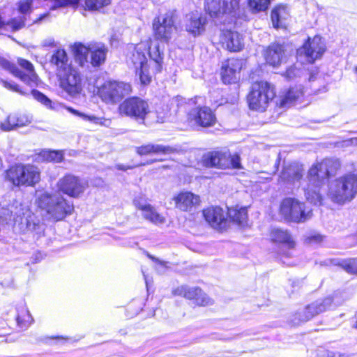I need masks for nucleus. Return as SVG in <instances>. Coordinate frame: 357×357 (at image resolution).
I'll return each instance as SVG.
<instances>
[{"instance_id":"1","label":"nucleus","mask_w":357,"mask_h":357,"mask_svg":"<svg viewBox=\"0 0 357 357\" xmlns=\"http://www.w3.org/2000/svg\"><path fill=\"white\" fill-rule=\"evenodd\" d=\"M151 41H142L128 46L127 63L132 66L144 85L151 81L152 74L160 73L163 62L162 52L158 43L150 45Z\"/></svg>"},{"instance_id":"2","label":"nucleus","mask_w":357,"mask_h":357,"mask_svg":"<svg viewBox=\"0 0 357 357\" xmlns=\"http://www.w3.org/2000/svg\"><path fill=\"white\" fill-rule=\"evenodd\" d=\"M340 167L339 160L331 158L324 159L312 166L307 174L308 183L305 188V196L308 202L314 205L321 204V186L326 179L334 176Z\"/></svg>"},{"instance_id":"3","label":"nucleus","mask_w":357,"mask_h":357,"mask_svg":"<svg viewBox=\"0 0 357 357\" xmlns=\"http://www.w3.org/2000/svg\"><path fill=\"white\" fill-rule=\"evenodd\" d=\"M328 197L337 204L352 201L357 195V173H346L328 184Z\"/></svg>"},{"instance_id":"4","label":"nucleus","mask_w":357,"mask_h":357,"mask_svg":"<svg viewBox=\"0 0 357 357\" xmlns=\"http://www.w3.org/2000/svg\"><path fill=\"white\" fill-rule=\"evenodd\" d=\"M38 206L45 211L50 218L59 221L71 214L74 207L59 192H43L37 199Z\"/></svg>"},{"instance_id":"5","label":"nucleus","mask_w":357,"mask_h":357,"mask_svg":"<svg viewBox=\"0 0 357 357\" xmlns=\"http://www.w3.org/2000/svg\"><path fill=\"white\" fill-rule=\"evenodd\" d=\"M107 47L102 43H91L87 45L76 43L74 45L75 61L84 66L91 63L93 66H100L106 59Z\"/></svg>"},{"instance_id":"6","label":"nucleus","mask_w":357,"mask_h":357,"mask_svg":"<svg viewBox=\"0 0 357 357\" xmlns=\"http://www.w3.org/2000/svg\"><path fill=\"white\" fill-rule=\"evenodd\" d=\"M275 96L273 85L268 82L259 81L252 84L247 100L250 109L264 112Z\"/></svg>"},{"instance_id":"7","label":"nucleus","mask_w":357,"mask_h":357,"mask_svg":"<svg viewBox=\"0 0 357 357\" xmlns=\"http://www.w3.org/2000/svg\"><path fill=\"white\" fill-rule=\"evenodd\" d=\"M6 178L15 186H33L40 180L38 168L32 165L19 164L6 171Z\"/></svg>"},{"instance_id":"8","label":"nucleus","mask_w":357,"mask_h":357,"mask_svg":"<svg viewBox=\"0 0 357 357\" xmlns=\"http://www.w3.org/2000/svg\"><path fill=\"white\" fill-rule=\"evenodd\" d=\"M332 303L333 298L330 296L317 300L294 314L290 321L294 326L307 322L315 316L329 310Z\"/></svg>"},{"instance_id":"9","label":"nucleus","mask_w":357,"mask_h":357,"mask_svg":"<svg viewBox=\"0 0 357 357\" xmlns=\"http://www.w3.org/2000/svg\"><path fill=\"white\" fill-rule=\"evenodd\" d=\"M280 213L286 220L294 222H305L312 215V211H306L303 203L291 197L282 200Z\"/></svg>"},{"instance_id":"10","label":"nucleus","mask_w":357,"mask_h":357,"mask_svg":"<svg viewBox=\"0 0 357 357\" xmlns=\"http://www.w3.org/2000/svg\"><path fill=\"white\" fill-rule=\"evenodd\" d=\"M131 91L132 87L128 83L107 81L98 89V95L106 103L115 104Z\"/></svg>"},{"instance_id":"11","label":"nucleus","mask_w":357,"mask_h":357,"mask_svg":"<svg viewBox=\"0 0 357 357\" xmlns=\"http://www.w3.org/2000/svg\"><path fill=\"white\" fill-rule=\"evenodd\" d=\"M203 165L206 167H218L220 169H242L240 156L237 154L231 155L227 152L211 151L205 153L202 157Z\"/></svg>"},{"instance_id":"12","label":"nucleus","mask_w":357,"mask_h":357,"mask_svg":"<svg viewBox=\"0 0 357 357\" xmlns=\"http://www.w3.org/2000/svg\"><path fill=\"white\" fill-rule=\"evenodd\" d=\"M45 0H20L17 3V10L22 15L19 17H15L6 24L0 17V29H11L13 31L20 30L24 26L27 15H29L33 9L39 7Z\"/></svg>"},{"instance_id":"13","label":"nucleus","mask_w":357,"mask_h":357,"mask_svg":"<svg viewBox=\"0 0 357 357\" xmlns=\"http://www.w3.org/2000/svg\"><path fill=\"white\" fill-rule=\"evenodd\" d=\"M119 110L121 115L142 121L150 112L147 102L138 97L126 99L119 105Z\"/></svg>"},{"instance_id":"14","label":"nucleus","mask_w":357,"mask_h":357,"mask_svg":"<svg viewBox=\"0 0 357 357\" xmlns=\"http://www.w3.org/2000/svg\"><path fill=\"white\" fill-rule=\"evenodd\" d=\"M11 212L14 213V215L17 216L16 219H15V222L19 221L18 218L20 219V225L23 231L33 232L36 234H40L43 231V226L40 224L39 220L31 213L28 206L19 204L15 206V210Z\"/></svg>"},{"instance_id":"15","label":"nucleus","mask_w":357,"mask_h":357,"mask_svg":"<svg viewBox=\"0 0 357 357\" xmlns=\"http://www.w3.org/2000/svg\"><path fill=\"white\" fill-rule=\"evenodd\" d=\"M175 18L172 13H166L163 16L155 17L153 22V29L155 38L162 42H168L174 31Z\"/></svg>"},{"instance_id":"16","label":"nucleus","mask_w":357,"mask_h":357,"mask_svg":"<svg viewBox=\"0 0 357 357\" xmlns=\"http://www.w3.org/2000/svg\"><path fill=\"white\" fill-rule=\"evenodd\" d=\"M58 189L70 197L77 198L86 190V183L79 177L67 174L57 182Z\"/></svg>"},{"instance_id":"17","label":"nucleus","mask_w":357,"mask_h":357,"mask_svg":"<svg viewBox=\"0 0 357 357\" xmlns=\"http://www.w3.org/2000/svg\"><path fill=\"white\" fill-rule=\"evenodd\" d=\"M326 45L323 38L319 36H315L308 40L298 50V54H305L307 61L313 63L320 59L326 51Z\"/></svg>"},{"instance_id":"18","label":"nucleus","mask_w":357,"mask_h":357,"mask_svg":"<svg viewBox=\"0 0 357 357\" xmlns=\"http://www.w3.org/2000/svg\"><path fill=\"white\" fill-rule=\"evenodd\" d=\"M173 294L192 300L195 304L200 306L213 304V301L201 289L197 287L182 285L174 289Z\"/></svg>"},{"instance_id":"19","label":"nucleus","mask_w":357,"mask_h":357,"mask_svg":"<svg viewBox=\"0 0 357 357\" xmlns=\"http://www.w3.org/2000/svg\"><path fill=\"white\" fill-rule=\"evenodd\" d=\"M240 0H212L208 4V10L211 17H218L221 15L235 16L239 8Z\"/></svg>"},{"instance_id":"20","label":"nucleus","mask_w":357,"mask_h":357,"mask_svg":"<svg viewBox=\"0 0 357 357\" xmlns=\"http://www.w3.org/2000/svg\"><path fill=\"white\" fill-rule=\"evenodd\" d=\"M59 76L61 79V86L70 96H75L81 93L82 84L81 75L78 70L72 68Z\"/></svg>"},{"instance_id":"21","label":"nucleus","mask_w":357,"mask_h":357,"mask_svg":"<svg viewBox=\"0 0 357 357\" xmlns=\"http://www.w3.org/2000/svg\"><path fill=\"white\" fill-rule=\"evenodd\" d=\"M188 116L191 121L202 128L213 126L216 122L215 114L211 108L206 106L192 109L189 112Z\"/></svg>"},{"instance_id":"22","label":"nucleus","mask_w":357,"mask_h":357,"mask_svg":"<svg viewBox=\"0 0 357 357\" xmlns=\"http://www.w3.org/2000/svg\"><path fill=\"white\" fill-rule=\"evenodd\" d=\"M243 64V60L234 58L224 61L221 68V76L223 82L225 84L236 82L239 79Z\"/></svg>"},{"instance_id":"23","label":"nucleus","mask_w":357,"mask_h":357,"mask_svg":"<svg viewBox=\"0 0 357 357\" xmlns=\"http://www.w3.org/2000/svg\"><path fill=\"white\" fill-rule=\"evenodd\" d=\"M203 215L206 221L216 229L221 230L227 226V213L220 207L207 208L203 211Z\"/></svg>"},{"instance_id":"24","label":"nucleus","mask_w":357,"mask_h":357,"mask_svg":"<svg viewBox=\"0 0 357 357\" xmlns=\"http://www.w3.org/2000/svg\"><path fill=\"white\" fill-rule=\"evenodd\" d=\"M222 46L231 52H238L244 46L243 39L239 33L231 30H223L220 36Z\"/></svg>"},{"instance_id":"25","label":"nucleus","mask_w":357,"mask_h":357,"mask_svg":"<svg viewBox=\"0 0 357 357\" xmlns=\"http://www.w3.org/2000/svg\"><path fill=\"white\" fill-rule=\"evenodd\" d=\"M206 24V17L197 12L191 13L185 16V29L195 36L204 31Z\"/></svg>"},{"instance_id":"26","label":"nucleus","mask_w":357,"mask_h":357,"mask_svg":"<svg viewBox=\"0 0 357 357\" xmlns=\"http://www.w3.org/2000/svg\"><path fill=\"white\" fill-rule=\"evenodd\" d=\"M18 64L26 70V73H23L17 68L18 73L15 74V76L19 77L22 82L31 86L36 85L38 82V75L34 71L33 64L24 59H19Z\"/></svg>"},{"instance_id":"27","label":"nucleus","mask_w":357,"mask_h":357,"mask_svg":"<svg viewBox=\"0 0 357 357\" xmlns=\"http://www.w3.org/2000/svg\"><path fill=\"white\" fill-rule=\"evenodd\" d=\"M303 176V166L298 163H293L284 167L280 175V180L288 183L295 184L302 178Z\"/></svg>"},{"instance_id":"28","label":"nucleus","mask_w":357,"mask_h":357,"mask_svg":"<svg viewBox=\"0 0 357 357\" xmlns=\"http://www.w3.org/2000/svg\"><path fill=\"white\" fill-rule=\"evenodd\" d=\"M174 201L176 208L182 211H189L199 204L200 200L199 196L190 192H182L174 197Z\"/></svg>"},{"instance_id":"29","label":"nucleus","mask_w":357,"mask_h":357,"mask_svg":"<svg viewBox=\"0 0 357 357\" xmlns=\"http://www.w3.org/2000/svg\"><path fill=\"white\" fill-rule=\"evenodd\" d=\"M284 47L280 44L271 45L265 53V59L266 62L273 66H278L286 59Z\"/></svg>"},{"instance_id":"30","label":"nucleus","mask_w":357,"mask_h":357,"mask_svg":"<svg viewBox=\"0 0 357 357\" xmlns=\"http://www.w3.org/2000/svg\"><path fill=\"white\" fill-rule=\"evenodd\" d=\"M176 149L174 148L169 146L151 143L136 147V152L139 155L169 154L174 153Z\"/></svg>"},{"instance_id":"31","label":"nucleus","mask_w":357,"mask_h":357,"mask_svg":"<svg viewBox=\"0 0 357 357\" xmlns=\"http://www.w3.org/2000/svg\"><path fill=\"white\" fill-rule=\"evenodd\" d=\"M303 96V88L302 86H296L290 88L283 96L280 97V105L282 107H289L291 105L300 102Z\"/></svg>"},{"instance_id":"32","label":"nucleus","mask_w":357,"mask_h":357,"mask_svg":"<svg viewBox=\"0 0 357 357\" xmlns=\"http://www.w3.org/2000/svg\"><path fill=\"white\" fill-rule=\"evenodd\" d=\"M289 14L287 6L278 5L271 11V21L273 26L276 29H283L287 26V21Z\"/></svg>"},{"instance_id":"33","label":"nucleus","mask_w":357,"mask_h":357,"mask_svg":"<svg viewBox=\"0 0 357 357\" xmlns=\"http://www.w3.org/2000/svg\"><path fill=\"white\" fill-rule=\"evenodd\" d=\"M51 63L56 67L57 74L60 75L72 68L67 54L64 50H57L52 56Z\"/></svg>"},{"instance_id":"34","label":"nucleus","mask_w":357,"mask_h":357,"mask_svg":"<svg viewBox=\"0 0 357 357\" xmlns=\"http://www.w3.org/2000/svg\"><path fill=\"white\" fill-rule=\"evenodd\" d=\"M270 237L272 241L286 245L289 248H293L295 242L287 230L279 228L272 229Z\"/></svg>"},{"instance_id":"35","label":"nucleus","mask_w":357,"mask_h":357,"mask_svg":"<svg viewBox=\"0 0 357 357\" xmlns=\"http://www.w3.org/2000/svg\"><path fill=\"white\" fill-rule=\"evenodd\" d=\"M227 216L238 225L243 226L248 220L247 209L243 207L240 208H238V207L229 208L227 213Z\"/></svg>"},{"instance_id":"36","label":"nucleus","mask_w":357,"mask_h":357,"mask_svg":"<svg viewBox=\"0 0 357 357\" xmlns=\"http://www.w3.org/2000/svg\"><path fill=\"white\" fill-rule=\"evenodd\" d=\"M17 322L20 327L26 328L33 322V318L25 306L17 309Z\"/></svg>"},{"instance_id":"37","label":"nucleus","mask_w":357,"mask_h":357,"mask_svg":"<svg viewBox=\"0 0 357 357\" xmlns=\"http://www.w3.org/2000/svg\"><path fill=\"white\" fill-rule=\"evenodd\" d=\"M142 215L146 220L155 225L163 224L165 222V218L159 214L151 205H149L147 208L142 211Z\"/></svg>"},{"instance_id":"38","label":"nucleus","mask_w":357,"mask_h":357,"mask_svg":"<svg viewBox=\"0 0 357 357\" xmlns=\"http://www.w3.org/2000/svg\"><path fill=\"white\" fill-rule=\"evenodd\" d=\"M67 109L71 114L82 119L84 121L91 122L96 125H106L105 123L107 122V120L105 119L100 118V117H98V116H96L95 115H92V114H87L79 112L72 107H68Z\"/></svg>"},{"instance_id":"39","label":"nucleus","mask_w":357,"mask_h":357,"mask_svg":"<svg viewBox=\"0 0 357 357\" xmlns=\"http://www.w3.org/2000/svg\"><path fill=\"white\" fill-rule=\"evenodd\" d=\"M272 0H248V6L252 13L265 11Z\"/></svg>"},{"instance_id":"40","label":"nucleus","mask_w":357,"mask_h":357,"mask_svg":"<svg viewBox=\"0 0 357 357\" xmlns=\"http://www.w3.org/2000/svg\"><path fill=\"white\" fill-rule=\"evenodd\" d=\"M111 3V0H85L86 8L91 11H98Z\"/></svg>"},{"instance_id":"41","label":"nucleus","mask_w":357,"mask_h":357,"mask_svg":"<svg viewBox=\"0 0 357 357\" xmlns=\"http://www.w3.org/2000/svg\"><path fill=\"white\" fill-rule=\"evenodd\" d=\"M17 114H10L0 124L1 129L3 131H10L17 128Z\"/></svg>"},{"instance_id":"42","label":"nucleus","mask_w":357,"mask_h":357,"mask_svg":"<svg viewBox=\"0 0 357 357\" xmlns=\"http://www.w3.org/2000/svg\"><path fill=\"white\" fill-rule=\"evenodd\" d=\"M31 94L35 100L47 108H52V101L45 95L37 90H31Z\"/></svg>"},{"instance_id":"43","label":"nucleus","mask_w":357,"mask_h":357,"mask_svg":"<svg viewBox=\"0 0 357 357\" xmlns=\"http://www.w3.org/2000/svg\"><path fill=\"white\" fill-rule=\"evenodd\" d=\"M341 265L347 273L357 274V259H349L344 261Z\"/></svg>"},{"instance_id":"44","label":"nucleus","mask_w":357,"mask_h":357,"mask_svg":"<svg viewBox=\"0 0 357 357\" xmlns=\"http://www.w3.org/2000/svg\"><path fill=\"white\" fill-rule=\"evenodd\" d=\"M0 67L10 72L13 75H15L16 73H18V71L17 70V66L3 57H0Z\"/></svg>"},{"instance_id":"45","label":"nucleus","mask_w":357,"mask_h":357,"mask_svg":"<svg viewBox=\"0 0 357 357\" xmlns=\"http://www.w3.org/2000/svg\"><path fill=\"white\" fill-rule=\"evenodd\" d=\"M49 162H60L63 158V151H50L48 150Z\"/></svg>"},{"instance_id":"46","label":"nucleus","mask_w":357,"mask_h":357,"mask_svg":"<svg viewBox=\"0 0 357 357\" xmlns=\"http://www.w3.org/2000/svg\"><path fill=\"white\" fill-rule=\"evenodd\" d=\"M0 83H1L5 88L9 89V90L20 93L22 95L26 94L24 92L22 91L20 89L19 86L17 84L14 83L13 82H8L6 80L0 79Z\"/></svg>"},{"instance_id":"47","label":"nucleus","mask_w":357,"mask_h":357,"mask_svg":"<svg viewBox=\"0 0 357 357\" xmlns=\"http://www.w3.org/2000/svg\"><path fill=\"white\" fill-rule=\"evenodd\" d=\"M17 128L26 126L31 123L32 119L27 114H17Z\"/></svg>"},{"instance_id":"48","label":"nucleus","mask_w":357,"mask_h":357,"mask_svg":"<svg viewBox=\"0 0 357 357\" xmlns=\"http://www.w3.org/2000/svg\"><path fill=\"white\" fill-rule=\"evenodd\" d=\"M133 203H134L135 207L137 208H138L139 210L142 211V212L144 211L147 208V206L149 205H151L143 197H136L134 199Z\"/></svg>"},{"instance_id":"49","label":"nucleus","mask_w":357,"mask_h":357,"mask_svg":"<svg viewBox=\"0 0 357 357\" xmlns=\"http://www.w3.org/2000/svg\"><path fill=\"white\" fill-rule=\"evenodd\" d=\"M299 74L300 70L298 68H296L295 66H291L286 70L284 76L287 79H291L299 75Z\"/></svg>"},{"instance_id":"50","label":"nucleus","mask_w":357,"mask_h":357,"mask_svg":"<svg viewBox=\"0 0 357 357\" xmlns=\"http://www.w3.org/2000/svg\"><path fill=\"white\" fill-rule=\"evenodd\" d=\"M48 150H43L35 156V161L37 162H49Z\"/></svg>"},{"instance_id":"51","label":"nucleus","mask_w":357,"mask_h":357,"mask_svg":"<svg viewBox=\"0 0 357 357\" xmlns=\"http://www.w3.org/2000/svg\"><path fill=\"white\" fill-rule=\"evenodd\" d=\"M323 241V236L319 234L310 235L305 238V242L308 244L319 243Z\"/></svg>"},{"instance_id":"52","label":"nucleus","mask_w":357,"mask_h":357,"mask_svg":"<svg viewBox=\"0 0 357 357\" xmlns=\"http://www.w3.org/2000/svg\"><path fill=\"white\" fill-rule=\"evenodd\" d=\"M326 357H349V356L345 354L333 353L331 351H326Z\"/></svg>"},{"instance_id":"53","label":"nucleus","mask_w":357,"mask_h":357,"mask_svg":"<svg viewBox=\"0 0 357 357\" xmlns=\"http://www.w3.org/2000/svg\"><path fill=\"white\" fill-rule=\"evenodd\" d=\"M149 257L153 261L157 262L160 266H161L163 268H167L166 262L164 261H161L158 259V258H155L150 255H148Z\"/></svg>"},{"instance_id":"54","label":"nucleus","mask_w":357,"mask_h":357,"mask_svg":"<svg viewBox=\"0 0 357 357\" xmlns=\"http://www.w3.org/2000/svg\"><path fill=\"white\" fill-rule=\"evenodd\" d=\"M54 43V40L53 39H49L43 43L44 46H52Z\"/></svg>"},{"instance_id":"55","label":"nucleus","mask_w":357,"mask_h":357,"mask_svg":"<svg viewBox=\"0 0 357 357\" xmlns=\"http://www.w3.org/2000/svg\"><path fill=\"white\" fill-rule=\"evenodd\" d=\"M116 168H117L118 169H119V170H123V171H125V170H127V169H131L132 167H130V166H127V167H126V166H124V165H116Z\"/></svg>"},{"instance_id":"56","label":"nucleus","mask_w":357,"mask_h":357,"mask_svg":"<svg viewBox=\"0 0 357 357\" xmlns=\"http://www.w3.org/2000/svg\"><path fill=\"white\" fill-rule=\"evenodd\" d=\"M51 339H53V340H66L65 337H63L62 336L52 337H51Z\"/></svg>"},{"instance_id":"57","label":"nucleus","mask_w":357,"mask_h":357,"mask_svg":"<svg viewBox=\"0 0 357 357\" xmlns=\"http://www.w3.org/2000/svg\"><path fill=\"white\" fill-rule=\"evenodd\" d=\"M352 143L357 144V138L353 139H352Z\"/></svg>"},{"instance_id":"58","label":"nucleus","mask_w":357,"mask_h":357,"mask_svg":"<svg viewBox=\"0 0 357 357\" xmlns=\"http://www.w3.org/2000/svg\"><path fill=\"white\" fill-rule=\"evenodd\" d=\"M355 72L357 73V66L355 68Z\"/></svg>"},{"instance_id":"59","label":"nucleus","mask_w":357,"mask_h":357,"mask_svg":"<svg viewBox=\"0 0 357 357\" xmlns=\"http://www.w3.org/2000/svg\"><path fill=\"white\" fill-rule=\"evenodd\" d=\"M356 328H357V321H356Z\"/></svg>"}]
</instances>
